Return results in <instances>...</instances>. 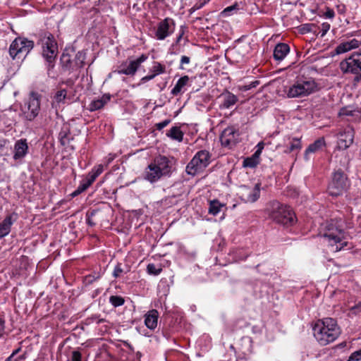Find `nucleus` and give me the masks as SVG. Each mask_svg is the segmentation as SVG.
<instances>
[{"instance_id": "f257e3e1", "label": "nucleus", "mask_w": 361, "mask_h": 361, "mask_svg": "<svg viewBox=\"0 0 361 361\" xmlns=\"http://www.w3.org/2000/svg\"><path fill=\"white\" fill-rule=\"evenodd\" d=\"M312 330L314 336L322 345L334 342L341 334L336 321L329 317L318 320Z\"/></svg>"}, {"instance_id": "f03ea898", "label": "nucleus", "mask_w": 361, "mask_h": 361, "mask_svg": "<svg viewBox=\"0 0 361 361\" xmlns=\"http://www.w3.org/2000/svg\"><path fill=\"white\" fill-rule=\"evenodd\" d=\"M269 216L276 223L286 226H292L296 221L295 214L292 209L277 201L271 202Z\"/></svg>"}, {"instance_id": "7ed1b4c3", "label": "nucleus", "mask_w": 361, "mask_h": 361, "mask_svg": "<svg viewBox=\"0 0 361 361\" xmlns=\"http://www.w3.org/2000/svg\"><path fill=\"white\" fill-rule=\"evenodd\" d=\"M340 67L343 73H350L355 75L353 81L359 82L361 80V54L356 53L342 61Z\"/></svg>"}, {"instance_id": "20e7f679", "label": "nucleus", "mask_w": 361, "mask_h": 361, "mask_svg": "<svg viewBox=\"0 0 361 361\" xmlns=\"http://www.w3.org/2000/svg\"><path fill=\"white\" fill-rule=\"evenodd\" d=\"M34 42L26 38H16L9 48L10 56L15 59L16 58H25L27 54L33 49Z\"/></svg>"}, {"instance_id": "39448f33", "label": "nucleus", "mask_w": 361, "mask_h": 361, "mask_svg": "<svg viewBox=\"0 0 361 361\" xmlns=\"http://www.w3.org/2000/svg\"><path fill=\"white\" fill-rule=\"evenodd\" d=\"M317 90V85L312 79L298 81L287 92L290 98L307 96Z\"/></svg>"}, {"instance_id": "423d86ee", "label": "nucleus", "mask_w": 361, "mask_h": 361, "mask_svg": "<svg viewBox=\"0 0 361 361\" xmlns=\"http://www.w3.org/2000/svg\"><path fill=\"white\" fill-rule=\"evenodd\" d=\"M348 185V179L345 174L339 169L334 172L333 175L332 180L328 187V192L331 196H338L346 190Z\"/></svg>"}, {"instance_id": "0eeeda50", "label": "nucleus", "mask_w": 361, "mask_h": 361, "mask_svg": "<svg viewBox=\"0 0 361 361\" xmlns=\"http://www.w3.org/2000/svg\"><path fill=\"white\" fill-rule=\"evenodd\" d=\"M209 159L210 154L208 151H199L187 165V172L190 174H195L199 170L204 169L209 164Z\"/></svg>"}, {"instance_id": "6e6552de", "label": "nucleus", "mask_w": 361, "mask_h": 361, "mask_svg": "<svg viewBox=\"0 0 361 361\" xmlns=\"http://www.w3.org/2000/svg\"><path fill=\"white\" fill-rule=\"evenodd\" d=\"M40 104L37 94L32 92L28 102L23 107V112L28 121H32L39 114Z\"/></svg>"}, {"instance_id": "1a4fd4ad", "label": "nucleus", "mask_w": 361, "mask_h": 361, "mask_svg": "<svg viewBox=\"0 0 361 361\" xmlns=\"http://www.w3.org/2000/svg\"><path fill=\"white\" fill-rule=\"evenodd\" d=\"M220 140L224 147L231 149L240 140V133L233 126H229L222 132Z\"/></svg>"}, {"instance_id": "9d476101", "label": "nucleus", "mask_w": 361, "mask_h": 361, "mask_svg": "<svg viewBox=\"0 0 361 361\" xmlns=\"http://www.w3.org/2000/svg\"><path fill=\"white\" fill-rule=\"evenodd\" d=\"M355 132L353 128L348 126L337 134V148L339 150L348 149L353 142Z\"/></svg>"}, {"instance_id": "9b49d317", "label": "nucleus", "mask_w": 361, "mask_h": 361, "mask_svg": "<svg viewBox=\"0 0 361 361\" xmlns=\"http://www.w3.org/2000/svg\"><path fill=\"white\" fill-rule=\"evenodd\" d=\"M147 59V56L146 55L142 54L136 60L123 62L118 67L117 71L119 74L133 75L137 71L140 65Z\"/></svg>"}, {"instance_id": "f8f14e48", "label": "nucleus", "mask_w": 361, "mask_h": 361, "mask_svg": "<svg viewBox=\"0 0 361 361\" xmlns=\"http://www.w3.org/2000/svg\"><path fill=\"white\" fill-rule=\"evenodd\" d=\"M174 21L173 19L166 18L161 20L157 26V30L155 33L156 37L159 40L164 39L174 29Z\"/></svg>"}, {"instance_id": "ddd939ff", "label": "nucleus", "mask_w": 361, "mask_h": 361, "mask_svg": "<svg viewBox=\"0 0 361 361\" xmlns=\"http://www.w3.org/2000/svg\"><path fill=\"white\" fill-rule=\"evenodd\" d=\"M336 231L337 233H336L329 231L328 233L324 234V238H327L329 242L333 241L334 243H331V246L334 252L341 250L344 246L347 245L346 242H342L343 238L342 231L340 229L336 230Z\"/></svg>"}, {"instance_id": "4468645a", "label": "nucleus", "mask_w": 361, "mask_h": 361, "mask_svg": "<svg viewBox=\"0 0 361 361\" xmlns=\"http://www.w3.org/2000/svg\"><path fill=\"white\" fill-rule=\"evenodd\" d=\"M241 198L245 202H255L260 195V183L255 184L253 188L247 186L241 187Z\"/></svg>"}, {"instance_id": "2eb2a0df", "label": "nucleus", "mask_w": 361, "mask_h": 361, "mask_svg": "<svg viewBox=\"0 0 361 361\" xmlns=\"http://www.w3.org/2000/svg\"><path fill=\"white\" fill-rule=\"evenodd\" d=\"M153 163L164 176L170 173L171 161L166 157L159 155L154 159Z\"/></svg>"}, {"instance_id": "dca6fc26", "label": "nucleus", "mask_w": 361, "mask_h": 361, "mask_svg": "<svg viewBox=\"0 0 361 361\" xmlns=\"http://www.w3.org/2000/svg\"><path fill=\"white\" fill-rule=\"evenodd\" d=\"M162 176V173L159 171V169L154 165V163H152L148 166L145 171V178L150 181L151 183L156 182Z\"/></svg>"}, {"instance_id": "f3484780", "label": "nucleus", "mask_w": 361, "mask_h": 361, "mask_svg": "<svg viewBox=\"0 0 361 361\" xmlns=\"http://www.w3.org/2000/svg\"><path fill=\"white\" fill-rule=\"evenodd\" d=\"M43 51H51L52 54H58V45L54 37L51 34L45 36L42 41Z\"/></svg>"}, {"instance_id": "a211bd4d", "label": "nucleus", "mask_w": 361, "mask_h": 361, "mask_svg": "<svg viewBox=\"0 0 361 361\" xmlns=\"http://www.w3.org/2000/svg\"><path fill=\"white\" fill-rule=\"evenodd\" d=\"M290 51V47L287 44L279 43L274 49V59L276 61H282Z\"/></svg>"}, {"instance_id": "6ab92c4d", "label": "nucleus", "mask_w": 361, "mask_h": 361, "mask_svg": "<svg viewBox=\"0 0 361 361\" xmlns=\"http://www.w3.org/2000/svg\"><path fill=\"white\" fill-rule=\"evenodd\" d=\"M361 44V42L356 39H353L350 41L341 43L336 49L338 54L347 52L353 49L357 48Z\"/></svg>"}, {"instance_id": "aec40b11", "label": "nucleus", "mask_w": 361, "mask_h": 361, "mask_svg": "<svg viewBox=\"0 0 361 361\" xmlns=\"http://www.w3.org/2000/svg\"><path fill=\"white\" fill-rule=\"evenodd\" d=\"M28 149L27 144L25 140H20L16 142L14 150L15 153L13 158L15 159H19L25 157Z\"/></svg>"}, {"instance_id": "412c9836", "label": "nucleus", "mask_w": 361, "mask_h": 361, "mask_svg": "<svg viewBox=\"0 0 361 361\" xmlns=\"http://www.w3.org/2000/svg\"><path fill=\"white\" fill-rule=\"evenodd\" d=\"M60 62L63 71H73L77 70L74 66V59H72L68 54L63 53L61 56Z\"/></svg>"}, {"instance_id": "4be33fe9", "label": "nucleus", "mask_w": 361, "mask_h": 361, "mask_svg": "<svg viewBox=\"0 0 361 361\" xmlns=\"http://www.w3.org/2000/svg\"><path fill=\"white\" fill-rule=\"evenodd\" d=\"M159 313L157 310H152L149 311L145 315V325L150 329H154L157 327V319H158Z\"/></svg>"}, {"instance_id": "5701e85b", "label": "nucleus", "mask_w": 361, "mask_h": 361, "mask_svg": "<svg viewBox=\"0 0 361 361\" xmlns=\"http://www.w3.org/2000/svg\"><path fill=\"white\" fill-rule=\"evenodd\" d=\"M221 97L223 98L221 106L224 109H229L238 102V97L229 92L221 94Z\"/></svg>"}, {"instance_id": "b1692460", "label": "nucleus", "mask_w": 361, "mask_h": 361, "mask_svg": "<svg viewBox=\"0 0 361 361\" xmlns=\"http://www.w3.org/2000/svg\"><path fill=\"white\" fill-rule=\"evenodd\" d=\"M12 224L11 216H7L0 224V239L9 233Z\"/></svg>"}, {"instance_id": "393cba45", "label": "nucleus", "mask_w": 361, "mask_h": 361, "mask_svg": "<svg viewBox=\"0 0 361 361\" xmlns=\"http://www.w3.org/2000/svg\"><path fill=\"white\" fill-rule=\"evenodd\" d=\"M166 136L172 140L181 142L183 139V133L180 127L173 126L166 133Z\"/></svg>"}, {"instance_id": "a878e982", "label": "nucleus", "mask_w": 361, "mask_h": 361, "mask_svg": "<svg viewBox=\"0 0 361 361\" xmlns=\"http://www.w3.org/2000/svg\"><path fill=\"white\" fill-rule=\"evenodd\" d=\"M110 99V97H103L101 99L94 100L90 104L89 109L91 111L102 109L105 104Z\"/></svg>"}, {"instance_id": "bb28decb", "label": "nucleus", "mask_w": 361, "mask_h": 361, "mask_svg": "<svg viewBox=\"0 0 361 361\" xmlns=\"http://www.w3.org/2000/svg\"><path fill=\"white\" fill-rule=\"evenodd\" d=\"M189 77L188 75H184L181 77L175 85L174 87L171 90V94L173 95H177L180 92L182 88L187 85L189 81Z\"/></svg>"}, {"instance_id": "cd10ccee", "label": "nucleus", "mask_w": 361, "mask_h": 361, "mask_svg": "<svg viewBox=\"0 0 361 361\" xmlns=\"http://www.w3.org/2000/svg\"><path fill=\"white\" fill-rule=\"evenodd\" d=\"M325 145V140L323 137L319 138L314 141L312 144L310 145L307 149H306L307 153H312L315 152L319 149H321L323 146Z\"/></svg>"}, {"instance_id": "c85d7f7f", "label": "nucleus", "mask_w": 361, "mask_h": 361, "mask_svg": "<svg viewBox=\"0 0 361 361\" xmlns=\"http://www.w3.org/2000/svg\"><path fill=\"white\" fill-rule=\"evenodd\" d=\"M222 207H224V204H221L218 200H212L209 202V213L216 215Z\"/></svg>"}, {"instance_id": "c756f323", "label": "nucleus", "mask_w": 361, "mask_h": 361, "mask_svg": "<svg viewBox=\"0 0 361 361\" xmlns=\"http://www.w3.org/2000/svg\"><path fill=\"white\" fill-rule=\"evenodd\" d=\"M85 54L82 51H78L74 58V66L76 69L82 68L85 63Z\"/></svg>"}, {"instance_id": "7c9ffc66", "label": "nucleus", "mask_w": 361, "mask_h": 361, "mask_svg": "<svg viewBox=\"0 0 361 361\" xmlns=\"http://www.w3.org/2000/svg\"><path fill=\"white\" fill-rule=\"evenodd\" d=\"M42 56L49 63V68L54 67V63L57 54H52L51 51H42Z\"/></svg>"}, {"instance_id": "2f4dec72", "label": "nucleus", "mask_w": 361, "mask_h": 361, "mask_svg": "<svg viewBox=\"0 0 361 361\" xmlns=\"http://www.w3.org/2000/svg\"><path fill=\"white\" fill-rule=\"evenodd\" d=\"M259 163V160L252 155L244 159L243 166L244 167L254 168Z\"/></svg>"}, {"instance_id": "473e14b6", "label": "nucleus", "mask_w": 361, "mask_h": 361, "mask_svg": "<svg viewBox=\"0 0 361 361\" xmlns=\"http://www.w3.org/2000/svg\"><path fill=\"white\" fill-rule=\"evenodd\" d=\"M109 302L113 306L118 307L124 304L125 300L121 296L111 295L109 298Z\"/></svg>"}, {"instance_id": "72a5a7b5", "label": "nucleus", "mask_w": 361, "mask_h": 361, "mask_svg": "<svg viewBox=\"0 0 361 361\" xmlns=\"http://www.w3.org/2000/svg\"><path fill=\"white\" fill-rule=\"evenodd\" d=\"M301 147L300 139H294L290 146L285 150L286 152H292L299 150Z\"/></svg>"}, {"instance_id": "f704fd0d", "label": "nucleus", "mask_w": 361, "mask_h": 361, "mask_svg": "<svg viewBox=\"0 0 361 361\" xmlns=\"http://www.w3.org/2000/svg\"><path fill=\"white\" fill-rule=\"evenodd\" d=\"M66 98V90L64 89L58 91L54 96V99L58 103L63 102Z\"/></svg>"}, {"instance_id": "c9c22d12", "label": "nucleus", "mask_w": 361, "mask_h": 361, "mask_svg": "<svg viewBox=\"0 0 361 361\" xmlns=\"http://www.w3.org/2000/svg\"><path fill=\"white\" fill-rule=\"evenodd\" d=\"M59 140L61 144L63 146L69 144L70 139L68 137V133L64 130L61 131L59 133Z\"/></svg>"}, {"instance_id": "e433bc0d", "label": "nucleus", "mask_w": 361, "mask_h": 361, "mask_svg": "<svg viewBox=\"0 0 361 361\" xmlns=\"http://www.w3.org/2000/svg\"><path fill=\"white\" fill-rule=\"evenodd\" d=\"M147 269L149 274L155 276L159 275L162 270L161 268H157L156 265L154 264H149L147 265Z\"/></svg>"}, {"instance_id": "4c0bfd02", "label": "nucleus", "mask_w": 361, "mask_h": 361, "mask_svg": "<svg viewBox=\"0 0 361 361\" xmlns=\"http://www.w3.org/2000/svg\"><path fill=\"white\" fill-rule=\"evenodd\" d=\"M152 70L154 72V74L158 75L159 73H163L165 72V67L162 66L159 62H155L154 66L152 67Z\"/></svg>"}, {"instance_id": "58836bf2", "label": "nucleus", "mask_w": 361, "mask_h": 361, "mask_svg": "<svg viewBox=\"0 0 361 361\" xmlns=\"http://www.w3.org/2000/svg\"><path fill=\"white\" fill-rule=\"evenodd\" d=\"M264 143L263 142H260L257 144V149L252 154L255 157L259 160V156L262 153V149H264Z\"/></svg>"}, {"instance_id": "ea45409f", "label": "nucleus", "mask_w": 361, "mask_h": 361, "mask_svg": "<svg viewBox=\"0 0 361 361\" xmlns=\"http://www.w3.org/2000/svg\"><path fill=\"white\" fill-rule=\"evenodd\" d=\"M348 361H361V350L352 353Z\"/></svg>"}, {"instance_id": "a19ab883", "label": "nucleus", "mask_w": 361, "mask_h": 361, "mask_svg": "<svg viewBox=\"0 0 361 361\" xmlns=\"http://www.w3.org/2000/svg\"><path fill=\"white\" fill-rule=\"evenodd\" d=\"M259 81L258 80H255L252 82H250L249 85H243L240 90H243V91H247V90H249L253 87H256L258 85H259Z\"/></svg>"}, {"instance_id": "79ce46f5", "label": "nucleus", "mask_w": 361, "mask_h": 361, "mask_svg": "<svg viewBox=\"0 0 361 361\" xmlns=\"http://www.w3.org/2000/svg\"><path fill=\"white\" fill-rule=\"evenodd\" d=\"M170 123H171L170 119H166V120L163 121L162 122L157 123L156 128L158 130H161V129H163L164 128L167 126Z\"/></svg>"}, {"instance_id": "37998d69", "label": "nucleus", "mask_w": 361, "mask_h": 361, "mask_svg": "<svg viewBox=\"0 0 361 361\" xmlns=\"http://www.w3.org/2000/svg\"><path fill=\"white\" fill-rule=\"evenodd\" d=\"M97 176L93 172L92 173H90L87 180H85L87 185L90 186L92 183L95 180Z\"/></svg>"}, {"instance_id": "c03bdc74", "label": "nucleus", "mask_w": 361, "mask_h": 361, "mask_svg": "<svg viewBox=\"0 0 361 361\" xmlns=\"http://www.w3.org/2000/svg\"><path fill=\"white\" fill-rule=\"evenodd\" d=\"M350 310L354 313L357 314L361 312V301L359 302L357 304L355 305L354 306L351 307L350 308Z\"/></svg>"}, {"instance_id": "a18cd8bd", "label": "nucleus", "mask_w": 361, "mask_h": 361, "mask_svg": "<svg viewBox=\"0 0 361 361\" xmlns=\"http://www.w3.org/2000/svg\"><path fill=\"white\" fill-rule=\"evenodd\" d=\"M190 61V57L188 56H183L181 57V59H180V69H184L183 65V64H188Z\"/></svg>"}, {"instance_id": "49530a36", "label": "nucleus", "mask_w": 361, "mask_h": 361, "mask_svg": "<svg viewBox=\"0 0 361 361\" xmlns=\"http://www.w3.org/2000/svg\"><path fill=\"white\" fill-rule=\"evenodd\" d=\"M72 361H81V354L79 351L73 352Z\"/></svg>"}, {"instance_id": "de8ad7c7", "label": "nucleus", "mask_w": 361, "mask_h": 361, "mask_svg": "<svg viewBox=\"0 0 361 361\" xmlns=\"http://www.w3.org/2000/svg\"><path fill=\"white\" fill-rule=\"evenodd\" d=\"M314 27H315V26L313 24H305L302 25V27L301 30L303 32H308L312 31V28Z\"/></svg>"}, {"instance_id": "09e8293b", "label": "nucleus", "mask_w": 361, "mask_h": 361, "mask_svg": "<svg viewBox=\"0 0 361 361\" xmlns=\"http://www.w3.org/2000/svg\"><path fill=\"white\" fill-rule=\"evenodd\" d=\"M322 31H321V37H324L326 33L327 32V31L329 30L330 28V25L328 24V23H323L322 25Z\"/></svg>"}, {"instance_id": "8fccbe9b", "label": "nucleus", "mask_w": 361, "mask_h": 361, "mask_svg": "<svg viewBox=\"0 0 361 361\" xmlns=\"http://www.w3.org/2000/svg\"><path fill=\"white\" fill-rule=\"evenodd\" d=\"M123 272V269L121 268L119 265H117L114 271L113 275L115 278H117L120 276V274Z\"/></svg>"}, {"instance_id": "3c124183", "label": "nucleus", "mask_w": 361, "mask_h": 361, "mask_svg": "<svg viewBox=\"0 0 361 361\" xmlns=\"http://www.w3.org/2000/svg\"><path fill=\"white\" fill-rule=\"evenodd\" d=\"M90 186L87 185L86 182L84 181L81 183V184L78 186V190L80 191V192H84Z\"/></svg>"}, {"instance_id": "603ef678", "label": "nucleus", "mask_w": 361, "mask_h": 361, "mask_svg": "<svg viewBox=\"0 0 361 361\" xmlns=\"http://www.w3.org/2000/svg\"><path fill=\"white\" fill-rule=\"evenodd\" d=\"M325 16L326 18H332L334 16V11L332 9L328 8L325 13Z\"/></svg>"}, {"instance_id": "864d4df0", "label": "nucleus", "mask_w": 361, "mask_h": 361, "mask_svg": "<svg viewBox=\"0 0 361 361\" xmlns=\"http://www.w3.org/2000/svg\"><path fill=\"white\" fill-rule=\"evenodd\" d=\"M155 76H156V74L147 75V76L143 77L141 80L145 82H147V81H149V80L153 79Z\"/></svg>"}, {"instance_id": "5fc2aeb1", "label": "nucleus", "mask_w": 361, "mask_h": 361, "mask_svg": "<svg viewBox=\"0 0 361 361\" xmlns=\"http://www.w3.org/2000/svg\"><path fill=\"white\" fill-rule=\"evenodd\" d=\"M103 171V166L102 164L99 165L96 169V171L94 172L96 176H99Z\"/></svg>"}, {"instance_id": "6e6d98bb", "label": "nucleus", "mask_w": 361, "mask_h": 361, "mask_svg": "<svg viewBox=\"0 0 361 361\" xmlns=\"http://www.w3.org/2000/svg\"><path fill=\"white\" fill-rule=\"evenodd\" d=\"M4 320L2 318H0V334L4 330Z\"/></svg>"}, {"instance_id": "4d7b16f0", "label": "nucleus", "mask_w": 361, "mask_h": 361, "mask_svg": "<svg viewBox=\"0 0 361 361\" xmlns=\"http://www.w3.org/2000/svg\"><path fill=\"white\" fill-rule=\"evenodd\" d=\"M95 280V279L91 276H86L85 278V281L87 283H92Z\"/></svg>"}, {"instance_id": "13d9d810", "label": "nucleus", "mask_w": 361, "mask_h": 361, "mask_svg": "<svg viewBox=\"0 0 361 361\" xmlns=\"http://www.w3.org/2000/svg\"><path fill=\"white\" fill-rule=\"evenodd\" d=\"M63 83H65L68 86H72V85H73L74 82L72 80L68 79L66 82H64Z\"/></svg>"}, {"instance_id": "bf43d9fd", "label": "nucleus", "mask_w": 361, "mask_h": 361, "mask_svg": "<svg viewBox=\"0 0 361 361\" xmlns=\"http://www.w3.org/2000/svg\"><path fill=\"white\" fill-rule=\"evenodd\" d=\"M235 7L234 6H228L226 8L224 9V12L226 13V12L231 11L235 9Z\"/></svg>"}, {"instance_id": "052dcab7", "label": "nucleus", "mask_w": 361, "mask_h": 361, "mask_svg": "<svg viewBox=\"0 0 361 361\" xmlns=\"http://www.w3.org/2000/svg\"><path fill=\"white\" fill-rule=\"evenodd\" d=\"M8 361H18V360L16 358L14 357L13 355H11L8 359H7Z\"/></svg>"}, {"instance_id": "680f3d73", "label": "nucleus", "mask_w": 361, "mask_h": 361, "mask_svg": "<svg viewBox=\"0 0 361 361\" xmlns=\"http://www.w3.org/2000/svg\"><path fill=\"white\" fill-rule=\"evenodd\" d=\"M80 193H81V192H80V191H79V190L77 189V190H75V191L71 194V195H72L73 197H75V196L78 195H79V194H80Z\"/></svg>"}, {"instance_id": "e2e57ef3", "label": "nucleus", "mask_w": 361, "mask_h": 361, "mask_svg": "<svg viewBox=\"0 0 361 361\" xmlns=\"http://www.w3.org/2000/svg\"><path fill=\"white\" fill-rule=\"evenodd\" d=\"M87 221L88 224H90V226H93V225H94V223H93V222L92 221V220L90 219V217H88V218H87Z\"/></svg>"}, {"instance_id": "0e129e2a", "label": "nucleus", "mask_w": 361, "mask_h": 361, "mask_svg": "<svg viewBox=\"0 0 361 361\" xmlns=\"http://www.w3.org/2000/svg\"><path fill=\"white\" fill-rule=\"evenodd\" d=\"M19 351H20V348L14 350L11 355H13V356H15Z\"/></svg>"}, {"instance_id": "69168bd1", "label": "nucleus", "mask_w": 361, "mask_h": 361, "mask_svg": "<svg viewBox=\"0 0 361 361\" xmlns=\"http://www.w3.org/2000/svg\"><path fill=\"white\" fill-rule=\"evenodd\" d=\"M348 162H349V160H348V159H347L345 161H344V162L342 164V165H343V166H345L346 165H348Z\"/></svg>"}, {"instance_id": "338daca9", "label": "nucleus", "mask_w": 361, "mask_h": 361, "mask_svg": "<svg viewBox=\"0 0 361 361\" xmlns=\"http://www.w3.org/2000/svg\"><path fill=\"white\" fill-rule=\"evenodd\" d=\"M181 37H182V35H180L179 36V37L178 38V40H179V39L181 38Z\"/></svg>"}]
</instances>
